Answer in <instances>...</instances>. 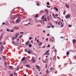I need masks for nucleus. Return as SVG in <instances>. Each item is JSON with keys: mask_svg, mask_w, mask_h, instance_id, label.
I'll list each match as a JSON object with an SVG mask.
<instances>
[{"mask_svg": "<svg viewBox=\"0 0 76 76\" xmlns=\"http://www.w3.org/2000/svg\"><path fill=\"white\" fill-rule=\"evenodd\" d=\"M31 60L32 61H33V63H35L36 61L35 60V57L34 56L32 57Z\"/></svg>", "mask_w": 76, "mask_h": 76, "instance_id": "f257e3e1", "label": "nucleus"}, {"mask_svg": "<svg viewBox=\"0 0 76 76\" xmlns=\"http://www.w3.org/2000/svg\"><path fill=\"white\" fill-rule=\"evenodd\" d=\"M20 21V18L19 17L17 20H16L15 22L16 23H18Z\"/></svg>", "mask_w": 76, "mask_h": 76, "instance_id": "f03ea898", "label": "nucleus"}, {"mask_svg": "<svg viewBox=\"0 0 76 76\" xmlns=\"http://www.w3.org/2000/svg\"><path fill=\"white\" fill-rule=\"evenodd\" d=\"M35 67H36L37 69H40L41 67L38 65H36Z\"/></svg>", "mask_w": 76, "mask_h": 76, "instance_id": "7ed1b4c3", "label": "nucleus"}, {"mask_svg": "<svg viewBox=\"0 0 76 76\" xmlns=\"http://www.w3.org/2000/svg\"><path fill=\"white\" fill-rule=\"evenodd\" d=\"M50 51V50H48L46 52L44 53V55H47L48 54V52Z\"/></svg>", "mask_w": 76, "mask_h": 76, "instance_id": "20e7f679", "label": "nucleus"}, {"mask_svg": "<svg viewBox=\"0 0 76 76\" xmlns=\"http://www.w3.org/2000/svg\"><path fill=\"white\" fill-rule=\"evenodd\" d=\"M70 17V15H68L67 16H65V18H66V19H69Z\"/></svg>", "mask_w": 76, "mask_h": 76, "instance_id": "39448f33", "label": "nucleus"}, {"mask_svg": "<svg viewBox=\"0 0 76 76\" xmlns=\"http://www.w3.org/2000/svg\"><path fill=\"white\" fill-rule=\"evenodd\" d=\"M29 41L26 42L25 43L26 45H29Z\"/></svg>", "mask_w": 76, "mask_h": 76, "instance_id": "423d86ee", "label": "nucleus"}, {"mask_svg": "<svg viewBox=\"0 0 76 76\" xmlns=\"http://www.w3.org/2000/svg\"><path fill=\"white\" fill-rule=\"evenodd\" d=\"M10 69H11V70H13L14 69L13 66H10Z\"/></svg>", "mask_w": 76, "mask_h": 76, "instance_id": "0eeeda50", "label": "nucleus"}, {"mask_svg": "<svg viewBox=\"0 0 76 76\" xmlns=\"http://www.w3.org/2000/svg\"><path fill=\"white\" fill-rule=\"evenodd\" d=\"M31 53H33V51H32V50H31L30 51H28V53L29 54H31Z\"/></svg>", "mask_w": 76, "mask_h": 76, "instance_id": "6e6552de", "label": "nucleus"}, {"mask_svg": "<svg viewBox=\"0 0 76 76\" xmlns=\"http://www.w3.org/2000/svg\"><path fill=\"white\" fill-rule=\"evenodd\" d=\"M25 57H23L22 59L21 60V61H24L25 60Z\"/></svg>", "mask_w": 76, "mask_h": 76, "instance_id": "1a4fd4ad", "label": "nucleus"}, {"mask_svg": "<svg viewBox=\"0 0 76 76\" xmlns=\"http://www.w3.org/2000/svg\"><path fill=\"white\" fill-rule=\"evenodd\" d=\"M66 7H67V8H68V9H69V5H68V4H66Z\"/></svg>", "mask_w": 76, "mask_h": 76, "instance_id": "9d476101", "label": "nucleus"}, {"mask_svg": "<svg viewBox=\"0 0 76 76\" xmlns=\"http://www.w3.org/2000/svg\"><path fill=\"white\" fill-rule=\"evenodd\" d=\"M14 17H15V15H12L11 17V19H12V20L13 19V18H14Z\"/></svg>", "mask_w": 76, "mask_h": 76, "instance_id": "9b49d317", "label": "nucleus"}, {"mask_svg": "<svg viewBox=\"0 0 76 76\" xmlns=\"http://www.w3.org/2000/svg\"><path fill=\"white\" fill-rule=\"evenodd\" d=\"M43 22H44V21H45L46 22H47V19H46V18H44L43 19Z\"/></svg>", "mask_w": 76, "mask_h": 76, "instance_id": "f8f14e48", "label": "nucleus"}, {"mask_svg": "<svg viewBox=\"0 0 76 76\" xmlns=\"http://www.w3.org/2000/svg\"><path fill=\"white\" fill-rule=\"evenodd\" d=\"M54 8L55 10H56V11H58V8H57V7H54Z\"/></svg>", "mask_w": 76, "mask_h": 76, "instance_id": "ddd939ff", "label": "nucleus"}, {"mask_svg": "<svg viewBox=\"0 0 76 76\" xmlns=\"http://www.w3.org/2000/svg\"><path fill=\"white\" fill-rule=\"evenodd\" d=\"M45 12L46 13H48V10L45 9Z\"/></svg>", "mask_w": 76, "mask_h": 76, "instance_id": "4468645a", "label": "nucleus"}, {"mask_svg": "<svg viewBox=\"0 0 76 76\" xmlns=\"http://www.w3.org/2000/svg\"><path fill=\"white\" fill-rule=\"evenodd\" d=\"M4 49V46H2L1 48V51H3V49Z\"/></svg>", "mask_w": 76, "mask_h": 76, "instance_id": "2eb2a0df", "label": "nucleus"}, {"mask_svg": "<svg viewBox=\"0 0 76 76\" xmlns=\"http://www.w3.org/2000/svg\"><path fill=\"white\" fill-rule=\"evenodd\" d=\"M18 33H16L15 34V38H16L17 37H18Z\"/></svg>", "mask_w": 76, "mask_h": 76, "instance_id": "dca6fc26", "label": "nucleus"}, {"mask_svg": "<svg viewBox=\"0 0 76 76\" xmlns=\"http://www.w3.org/2000/svg\"><path fill=\"white\" fill-rule=\"evenodd\" d=\"M12 43L13 44H19L18 43H16V42H14L13 41Z\"/></svg>", "mask_w": 76, "mask_h": 76, "instance_id": "f3484780", "label": "nucleus"}, {"mask_svg": "<svg viewBox=\"0 0 76 76\" xmlns=\"http://www.w3.org/2000/svg\"><path fill=\"white\" fill-rule=\"evenodd\" d=\"M75 42H76V40H75V39H74L73 40V44H75Z\"/></svg>", "mask_w": 76, "mask_h": 76, "instance_id": "a211bd4d", "label": "nucleus"}, {"mask_svg": "<svg viewBox=\"0 0 76 76\" xmlns=\"http://www.w3.org/2000/svg\"><path fill=\"white\" fill-rule=\"evenodd\" d=\"M26 66L27 67H30V65H29V64H26Z\"/></svg>", "mask_w": 76, "mask_h": 76, "instance_id": "6ab92c4d", "label": "nucleus"}, {"mask_svg": "<svg viewBox=\"0 0 76 76\" xmlns=\"http://www.w3.org/2000/svg\"><path fill=\"white\" fill-rule=\"evenodd\" d=\"M42 42H40V43H39V46H41V45H42Z\"/></svg>", "mask_w": 76, "mask_h": 76, "instance_id": "aec40b11", "label": "nucleus"}, {"mask_svg": "<svg viewBox=\"0 0 76 76\" xmlns=\"http://www.w3.org/2000/svg\"><path fill=\"white\" fill-rule=\"evenodd\" d=\"M30 20L31 19L28 18L27 20H26V21L27 22V21H30Z\"/></svg>", "mask_w": 76, "mask_h": 76, "instance_id": "412c9836", "label": "nucleus"}, {"mask_svg": "<svg viewBox=\"0 0 76 76\" xmlns=\"http://www.w3.org/2000/svg\"><path fill=\"white\" fill-rule=\"evenodd\" d=\"M10 32H14V30H10Z\"/></svg>", "mask_w": 76, "mask_h": 76, "instance_id": "4be33fe9", "label": "nucleus"}, {"mask_svg": "<svg viewBox=\"0 0 76 76\" xmlns=\"http://www.w3.org/2000/svg\"><path fill=\"white\" fill-rule=\"evenodd\" d=\"M56 56H54L53 57V60H56Z\"/></svg>", "mask_w": 76, "mask_h": 76, "instance_id": "5701e85b", "label": "nucleus"}, {"mask_svg": "<svg viewBox=\"0 0 76 76\" xmlns=\"http://www.w3.org/2000/svg\"><path fill=\"white\" fill-rule=\"evenodd\" d=\"M69 51H67L66 53V55L67 56H68V55H69Z\"/></svg>", "mask_w": 76, "mask_h": 76, "instance_id": "b1692460", "label": "nucleus"}, {"mask_svg": "<svg viewBox=\"0 0 76 76\" xmlns=\"http://www.w3.org/2000/svg\"><path fill=\"white\" fill-rule=\"evenodd\" d=\"M53 70V68L50 67V72H51V70Z\"/></svg>", "mask_w": 76, "mask_h": 76, "instance_id": "393cba45", "label": "nucleus"}, {"mask_svg": "<svg viewBox=\"0 0 76 76\" xmlns=\"http://www.w3.org/2000/svg\"><path fill=\"white\" fill-rule=\"evenodd\" d=\"M27 63V61H25L23 62V63H24L25 64L26 63Z\"/></svg>", "mask_w": 76, "mask_h": 76, "instance_id": "a878e982", "label": "nucleus"}, {"mask_svg": "<svg viewBox=\"0 0 76 76\" xmlns=\"http://www.w3.org/2000/svg\"><path fill=\"white\" fill-rule=\"evenodd\" d=\"M49 73V72L48 71V70H47L46 71V73L47 74H48Z\"/></svg>", "mask_w": 76, "mask_h": 76, "instance_id": "bb28decb", "label": "nucleus"}, {"mask_svg": "<svg viewBox=\"0 0 76 76\" xmlns=\"http://www.w3.org/2000/svg\"><path fill=\"white\" fill-rule=\"evenodd\" d=\"M32 47V45L31 44H29V46H28V47Z\"/></svg>", "mask_w": 76, "mask_h": 76, "instance_id": "cd10ccee", "label": "nucleus"}, {"mask_svg": "<svg viewBox=\"0 0 76 76\" xmlns=\"http://www.w3.org/2000/svg\"><path fill=\"white\" fill-rule=\"evenodd\" d=\"M3 57L4 58V59H6V58L5 56H3Z\"/></svg>", "mask_w": 76, "mask_h": 76, "instance_id": "c85d7f7f", "label": "nucleus"}, {"mask_svg": "<svg viewBox=\"0 0 76 76\" xmlns=\"http://www.w3.org/2000/svg\"><path fill=\"white\" fill-rule=\"evenodd\" d=\"M47 48H48V47H50V44H49L48 46H47Z\"/></svg>", "mask_w": 76, "mask_h": 76, "instance_id": "c756f323", "label": "nucleus"}, {"mask_svg": "<svg viewBox=\"0 0 76 76\" xmlns=\"http://www.w3.org/2000/svg\"><path fill=\"white\" fill-rule=\"evenodd\" d=\"M49 25H50V26L51 27V26H52V24H51V23H49Z\"/></svg>", "mask_w": 76, "mask_h": 76, "instance_id": "7c9ffc66", "label": "nucleus"}, {"mask_svg": "<svg viewBox=\"0 0 76 76\" xmlns=\"http://www.w3.org/2000/svg\"><path fill=\"white\" fill-rule=\"evenodd\" d=\"M21 9L22 12H24V10L23 9V8H21Z\"/></svg>", "mask_w": 76, "mask_h": 76, "instance_id": "2f4dec72", "label": "nucleus"}, {"mask_svg": "<svg viewBox=\"0 0 76 76\" xmlns=\"http://www.w3.org/2000/svg\"><path fill=\"white\" fill-rule=\"evenodd\" d=\"M44 18V16H43L41 18V19H43Z\"/></svg>", "mask_w": 76, "mask_h": 76, "instance_id": "473e14b6", "label": "nucleus"}, {"mask_svg": "<svg viewBox=\"0 0 76 76\" xmlns=\"http://www.w3.org/2000/svg\"><path fill=\"white\" fill-rule=\"evenodd\" d=\"M38 15L37 14L35 16V18H37V17H38Z\"/></svg>", "mask_w": 76, "mask_h": 76, "instance_id": "72a5a7b5", "label": "nucleus"}, {"mask_svg": "<svg viewBox=\"0 0 76 76\" xmlns=\"http://www.w3.org/2000/svg\"><path fill=\"white\" fill-rule=\"evenodd\" d=\"M51 26H48L47 27V28H51Z\"/></svg>", "mask_w": 76, "mask_h": 76, "instance_id": "f704fd0d", "label": "nucleus"}, {"mask_svg": "<svg viewBox=\"0 0 76 76\" xmlns=\"http://www.w3.org/2000/svg\"><path fill=\"white\" fill-rule=\"evenodd\" d=\"M51 27H52V28H54V26L52 25V26H51Z\"/></svg>", "mask_w": 76, "mask_h": 76, "instance_id": "c9c22d12", "label": "nucleus"}, {"mask_svg": "<svg viewBox=\"0 0 76 76\" xmlns=\"http://www.w3.org/2000/svg\"><path fill=\"white\" fill-rule=\"evenodd\" d=\"M47 7H48V8H50V6H48V5L46 6Z\"/></svg>", "mask_w": 76, "mask_h": 76, "instance_id": "e433bc0d", "label": "nucleus"}, {"mask_svg": "<svg viewBox=\"0 0 76 76\" xmlns=\"http://www.w3.org/2000/svg\"><path fill=\"white\" fill-rule=\"evenodd\" d=\"M10 31V30H9V29H8V28H7V31Z\"/></svg>", "mask_w": 76, "mask_h": 76, "instance_id": "4c0bfd02", "label": "nucleus"}, {"mask_svg": "<svg viewBox=\"0 0 76 76\" xmlns=\"http://www.w3.org/2000/svg\"><path fill=\"white\" fill-rule=\"evenodd\" d=\"M19 67H18L16 69V70L18 71V70H19Z\"/></svg>", "mask_w": 76, "mask_h": 76, "instance_id": "58836bf2", "label": "nucleus"}, {"mask_svg": "<svg viewBox=\"0 0 76 76\" xmlns=\"http://www.w3.org/2000/svg\"><path fill=\"white\" fill-rule=\"evenodd\" d=\"M22 35H21L20 36L19 38H22Z\"/></svg>", "mask_w": 76, "mask_h": 76, "instance_id": "ea45409f", "label": "nucleus"}, {"mask_svg": "<svg viewBox=\"0 0 76 76\" xmlns=\"http://www.w3.org/2000/svg\"><path fill=\"white\" fill-rule=\"evenodd\" d=\"M63 14L64 15L66 14V12L64 11L63 12Z\"/></svg>", "mask_w": 76, "mask_h": 76, "instance_id": "a19ab883", "label": "nucleus"}, {"mask_svg": "<svg viewBox=\"0 0 76 76\" xmlns=\"http://www.w3.org/2000/svg\"><path fill=\"white\" fill-rule=\"evenodd\" d=\"M47 5H49L50 4V3L48 2V3H47Z\"/></svg>", "mask_w": 76, "mask_h": 76, "instance_id": "79ce46f5", "label": "nucleus"}, {"mask_svg": "<svg viewBox=\"0 0 76 76\" xmlns=\"http://www.w3.org/2000/svg\"><path fill=\"white\" fill-rule=\"evenodd\" d=\"M15 38H16L15 37H13L12 38V39L13 40V39H15Z\"/></svg>", "mask_w": 76, "mask_h": 76, "instance_id": "37998d69", "label": "nucleus"}, {"mask_svg": "<svg viewBox=\"0 0 76 76\" xmlns=\"http://www.w3.org/2000/svg\"><path fill=\"white\" fill-rule=\"evenodd\" d=\"M32 39V37H30L29 38V39Z\"/></svg>", "mask_w": 76, "mask_h": 76, "instance_id": "c03bdc74", "label": "nucleus"}, {"mask_svg": "<svg viewBox=\"0 0 76 76\" xmlns=\"http://www.w3.org/2000/svg\"><path fill=\"white\" fill-rule=\"evenodd\" d=\"M10 76H13V74H11L10 75Z\"/></svg>", "mask_w": 76, "mask_h": 76, "instance_id": "a18cd8bd", "label": "nucleus"}, {"mask_svg": "<svg viewBox=\"0 0 76 76\" xmlns=\"http://www.w3.org/2000/svg\"><path fill=\"white\" fill-rule=\"evenodd\" d=\"M2 25H5V23H3L2 24Z\"/></svg>", "mask_w": 76, "mask_h": 76, "instance_id": "49530a36", "label": "nucleus"}, {"mask_svg": "<svg viewBox=\"0 0 76 76\" xmlns=\"http://www.w3.org/2000/svg\"><path fill=\"white\" fill-rule=\"evenodd\" d=\"M19 38H18L17 39V41H19Z\"/></svg>", "mask_w": 76, "mask_h": 76, "instance_id": "de8ad7c7", "label": "nucleus"}, {"mask_svg": "<svg viewBox=\"0 0 76 76\" xmlns=\"http://www.w3.org/2000/svg\"><path fill=\"white\" fill-rule=\"evenodd\" d=\"M48 19L49 20H50V19H49V17H47Z\"/></svg>", "mask_w": 76, "mask_h": 76, "instance_id": "09e8293b", "label": "nucleus"}, {"mask_svg": "<svg viewBox=\"0 0 76 76\" xmlns=\"http://www.w3.org/2000/svg\"><path fill=\"white\" fill-rule=\"evenodd\" d=\"M2 37H0V42L1 41V39Z\"/></svg>", "mask_w": 76, "mask_h": 76, "instance_id": "8fccbe9b", "label": "nucleus"}, {"mask_svg": "<svg viewBox=\"0 0 76 76\" xmlns=\"http://www.w3.org/2000/svg\"><path fill=\"white\" fill-rule=\"evenodd\" d=\"M11 15H12V14H13V12H12V11L11 12Z\"/></svg>", "mask_w": 76, "mask_h": 76, "instance_id": "3c124183", "label": "nucleus"}, {"mask_svg": "<svg viewBox=\"0 0 76 76\" xmlns=\"http://www.w3.org/2000/svg\"><path fill=\"white\" fill-rule=\"evenodd\" d=\"M40 25H41V24H39V25H37V26H40Z\"/></svg>", "mask_w": 76, "mask_h": 76, "instance_id": "603ef678", "label": "nucleus"}, {"mask_svg": "<svg viewBox=\"0 0 76 76\" xmlns=\"http://www.w3.org/2000/svg\"><path fill=\"white\" fill-rule=\"evenodd\" d=\"M55 16H58V15L57 14H56Z\"/></svg>", "mask_w": 76, "mask_h": 76, "instance_id": "864d4df0", "label": "nucleus"}, {"mask_svg": "<svg viewBox=\"0 0 76 76\" xmlns=\"http://www.w3.org/2000/svg\"><path fill=\"white\" fill-rule=\"evenodd\" d=\"M20 34H23V32H20Z\"/></svg>", "mask_w": 76, "mask_h": 76, "instance_id": "5fc2aeb1", "label": "nucleus"}, {"mask_svg": "<svg viewBox=\"0 0 76 76\" xmlns=\"http://www.w3.org/2000/svg\"><path fill=\"white\" fill-rule=\"evenodd\" d=\"M39 41V40H38V39H37V42H38Z\"/></svg>", "mask_w": 76, "mask_h": 76, "instance_id": "6e6d98bb", "label": "nucleus"}, {"mask_svg": "<svg viewBox=\"0 0 76 76\" xmlns=\"http://www.w3.org/2000/svg\"><path fill=\"white\" fill-rule=\"evenodd\" d=\"M25 51L26 52H27V50H26V49H25Z\"/></svg>", "mask_w": 76, "mask_h": 76, "instance_id": "4d7b16f0", "label": "nucleus"}, {"mask_svg": "<svg viewBox=\"0 0 76 76\" xmlns=\"http://www.w3.org/2000/svg\"><path fill=\"white\" fill-rule=\"evenodd\" d=\"M37 6H39V3H37Z\"/></svg>", "mask_w": 76, "mask_h": 76, "instance_id": "13d9d810", "label": "nucleus"}, {"mask_svg": "<svg viewBox=\"0 0 76 76\" xmlns=\"http://www.w3.org/2000/svg\"><path fill=\"white\" fill-rule=\"evenodd\" d=\"M7 64V63L6 62H5V66H6Z\"/></svg>", "mask_w": 76, "mask_h": 76, "instance_id": "bf43d9fd", "label": "nucleus"}, {"mask_svg": "<svg viewBox=\"0 0 76 76\" xmlns=\"http://www.w3.org/2000/svg\"><path fill=\"white\" fill-rule=\"evenodd\" d=\"M69 27H71V25H69L68 26Z\"/></svg>", "mask_w": 76, "mask_h": 76, "instance_id": "052dcab7", "label": "nucleus"}, {"mask_svg": "<svg viewBox=\"0 0 76 76\" xmlns=\"http://www.w3.org/2000/svg\"><path fill=\"white\" fill-rule=\"evenodd\" d=\"M48 40V38H47L46 39V41H47Z\"/></svg>", "mask_w": 76, "mask_h": 76, "instance_id": "680f3d73", "label": "nucleus"}, {"mask_svg": "<svg viewBox=\"0 0 76 76\" xmlns=\"http://www.w3.org/2000/svg\"><path fill=\"white\" fill-rule=\"evenodd\" d=\"M47 64H46V66H45V67H46V68H47Z\"/></svg>", "mask_w": 76, "mask_h": 76, "instance_id": "e2e57ef3", "label": "nucleus"}, {"mask_svg": "<svg viewBox=\"0 0 76 76\" xmlns=\"http://www.w3.org/2000/svg\"><path fill=\"white\" fill-rule=\"evenodd\" d=\"M45 46H44L43 47V48H45Z\"/></svg>", "mask_w": 76, "mask_h": 76, "instance_id": "0e129e2a", "label": "nucleus"}, {"mask_svg": "<svg viewBox=\"0 0 76 76\" xmlns=\"http://www.w3.org/2000/svg\"><path fill=\"white\" fill-rule=\"evenodd\" d=\"M43 62H44V63H46V61H44V60H43Z\"/></svg>", "mask_w": 76, "mask_h": 76, "instance_id": "69168bd1", "label": "nucleus"}, {"mask_svg": "<svg viewBox=\"0 0 76 76\" xmlns=\"http://www.w3.org/2000/svg\"><path fill=\"white\" fill-rule=\"evenodd\" d=\"M64 38V37H61V38Z\"/></svg>", "mask_w": 76, "mask_h": 76, "instance_id": "338daca9", "label": "nucleus"}, {"mask_svg": "<svg viewBox=\"0 0 76 76\" xmlns=\"http://www.w3.org/2000/svg\"><path fill=\"white\" fill-rule=\"evenodd\" d=\"M23 76H26V74H24V75H23Z\"/></svg>", "mask_w": 76, "mask_h": 76, "instance_id": "774afa93", "label": "nucleus"}]
</instances>
